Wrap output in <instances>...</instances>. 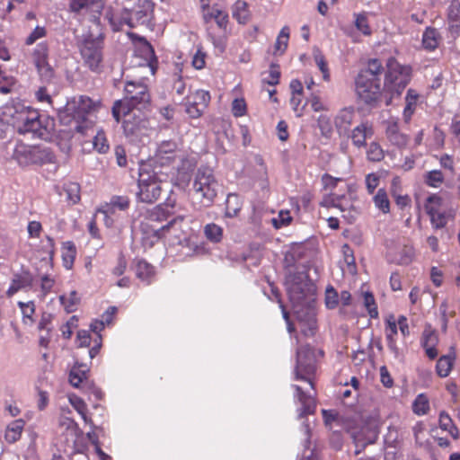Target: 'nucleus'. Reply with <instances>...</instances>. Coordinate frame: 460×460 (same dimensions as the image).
<instances>
[{
  "label": "nucleus",
  "mask_w": 460,
  "mask_h": 460,
  "mask_svg": "<svg viewBox=\"0 0 460 460\" xmlns=\"http://www.w3.org/2000/svg\"><path fill=\"white\" fill-rule=\"evenodd\" d=\"M439 427L441 429L448 431V433L454 438H458V429L453 424L452 419L449 417V415L444 411H442L439 415Z\"/></svg>",
  "instance_id": "nucleus-41"
},
{
  "label": "nucleus",
  "mask_w": 460,
  "mask_h": 460,
  "mask_svg": "<svg viewBox=\"0 0 460 460\" xmlns=\"http://www.w3.org/2000/svg\"><path fill=\"white\" fill-rule=\"evenodd\" d=\"M285 284L294 314L307 327V330L303 329L302 332L305 335L313 334L316 329L314 283L304 272H289Z\"/></svg>",
  "instance_id": "nucleus-2"
},
{
  "label": "nucleus",
  "mask_w": 460,
  "mask_h": 460,
  "mask_svg": "<svg viewBox=\"0 0 460 460\" xmlns=\"http://www.w3.org/2000/svg\"><path fill=\"white\" fill-rule=\"evenodd\" d=\"M314 58L320 71L323 73V79L328 81L330 78V74L323 55L320 50H314Z\"/></svg>",
  "instance_id": "nucleus-52"
},
{
  "label": "nucleus",
  "mask_w": 460,
  "mask_h": 460,
  "mask_svg": "<svg viewBox=\"0 0 460 460\" xmlns=\"http://www.w3.org/2000/svg\"><path fill=\"white\" fill-rule=\"evenodd\" d=\"M381 80L358 75L356 78V92L360 100L367 104L376 102L381 94Z\"/></svg>",
  "instance_id": "nucleus-14"
},
{
  "label": "nucleus",
  "mask_w": 460,
  "mask_h": 460,
  "mask_svg": "<svg viewBox=\"0 0 460 460\" xmlns=\"http://www.w3.org/2000/svg\"><path fill=\"white\" fill-rule=\"evenodd\" d=\"M12 118L13 127L20 134H31L32 137L38 138H45L49 135L47 127L42 125L36 110L23 106L15 110Z\"/></svg>",
  "instance_id": "nucleus-6"
},
{
  "label": "nucleus",
  "mask_w": 460,
  "mask_h": 460,
  "mask_svg": "<svg viewBox=\"0 0 460 460\" xmlns=\"http://www.w3.org/2000/svg\"><path fill=\"white\" fill-rule=\"evenodd\" d=\"M289 40V28L284 26L279 33L275 42V54H283L288 47Z\"/></svg>",
  "instance_id": "nucleus-43"
},
{
  "label": "nucleus",
  "mask_w": 460,
  "mask_h": 460,
  "mask_svg": "<svg viewBox=\"0 0 460 460\" xmlns=\"http://www.w3.org/2000/svg\"><path fill=\"white\" fill-rule=\"evenodd\" d=\"M374 135L373 127L368 122H364L355 127L349 135L353 145L361 148L366 146V141Z\"/></svg>",
  "instance_id": "nucleus-19"
},
{
  "label": "nucleus",
  "mask_w": 460,
  "mask_h": 460,
  "mask_svg": "<svg viewBox=\"0 0 460 460\" xmlns=\"http://www.w3.org/2000/svg\"><path fill=\"white\" fill-rule=\"evenodd\" d=\"M96 104L86 96H79L66 102L63 110L58 111V118L63 124L70 125L77 133L83 136H93V147L101 153L106 154L110 146L103 130H95Z\"/></svg>",
  "instance_id": "nucleus-1"
},
{
  "label": "nucleus",
  "mask_w": 460,
  "mask_h": 460,
  "mask_svg": "<svg viewBox=\"0 0 460 460\" xmlns=\"http://www.w3.org/2000/svg\"><path fill=\"white\" fill-rule=\"evenodd\" d=\"M32 281V277L29 272L15 275L7 289V296H12L21 289L31 288Z\"/></svg>",
  "instance_id": "nucleus-25"
},
{
  "label": "nucleus",
  "mask_w": 460,
  "mask_h": 460,
  "mask_svg": "<svg viewBox=\"0 0 460 460\" xmlns=\"http://www.w3.org/2000/svg\"><path fill=\"white\" fill-rule=\"evenodd\" d=\"M374 202L377 208L382 210L384 213L389 212L390 202L384 189H379L377 193L374 197Z\"/></svg>",
  "instance_id": "nucleus-47"
},
{
  "label": "nucleus",
  "mask_w": 460,
  "mask_h": 460,
  "mask_svg": "<svg viewBox=\"0 0 460 460\" xmlns=\"http://www.w3.org/2000/svg\"><path fill=\"white\" fill-rule=\"evenodd\" d=\"M355 26L364 35L369 36L371 34V29L368 25V22L365 14L356 15Z\"/></svg>",
  "instance_id": "nucleus-56"
},
{
  "label": "nucleus",
  "mask_w": 460,
  "mask_h": 460,
  "mask_svg": "<svg viewBox=\"0 0 460 460\" xmlns=\"http://www.w3.org/2000/svg\"><path fill=\"white\" fill-rule=\"evenodd\" d=\"M89 368L86 365L80 364L72 367L69 374V382L74 386L78 388L80 385L86 380Z\"/></svg>",
  "instance_id": "nucleus-34"
},
{
  "label": "nucleus",
  "mask_w": 460,
  "mask_h": 460,
  "mask_svg": "<svg viewBox=\"0 0 460 460\" xmlns=\"http://www.w3.org/2000/svg\"><path fill=\"white\" fill-rule=\"evenodd\" d=\"M125 116L127 119L123 121V130L126 137L130 142H142L148 136L149 121L140 115L131 114V111Z\"/></svg>",
  "instance_id": "nucleus-12"
},
{
  "label": "nucleus",
  "mask_w": 460,
  "mask_h": 460,
  "mask_svg": "<svg viewBox=\"0 0 460 460\" xmlns=\"http://www.w3.org/2000/svg\"><path fill=\"white\" fill-rule=\"evenodd\" d=\"M424 182L432 188H438L444 181V175L439 170H433L424 174Z\"/></svg>",
  "instance_id": "nucleus-44"
},
{
  "label": "nucleus",
  "mask_w": 460,
  "mask_h": 460,
  "mask_svg": "<svg viewBox=\"0 0 460 460\" xmlns=\"http://www.w3.org/2000/svg\"><path fill=\"white\" fill-rule=\"evenodd\" d=\"M25 421L22 419H17L12 421L6 428L4 438L10 443H15L21 438L23 431Z\"/></svg>",
  "instance_id": "nucleus-30"
},
{
  "label": "nucleus",
  "mask_w": 460,
  "mask_h": 460,
  "mask_svg": "<svg viewBox=\"0 0 460 460\" xmlns=\"http://www.w3.org/2000/svg\"><path fill=\"white\" fill-rule=\"evenodd\" d=\"M291 221V217L288 211H281L278 217L272 218V224L276 228H281L282 226H288Z\"/></svg>",
  "instance_id": "nucleus-58"
},
{
  "label": "nucleus",
  "mask_w": 460,
  "mask_h": 460,
  "mask_svg": "<svg viewBox=\"0 0 460 460\" xmlns=\"http://www.w3.org/2000/svg\"><path fill=\"white\" fill-rule=\"evenodd\" d=\"M64 190L66 199L72 204H76L80 200V186L76 182H68L64 185Z\"/></svg>",
  "instance_id": "nucleus-45"
},
{
  "label": "nucleus",
  "mask_w": 460,
  "mask_h": 460,
  "mask_svg": "<svg viewBox=\"0 0 460 460\" xmlns=\"http://www.w3.org/2000/svg\"><path fill=\"white\" fill-rule=\"evenodd\" d=\"M136 275L137 277L149 284L155 275L154 267L144 260H139L136 264Z\"/></svg>",
  "instance_id": "nucleus-35"
},
{
  "label": "nucleus",
  "mask_w": 460,
  "mask_h": 460,
  "mask_svg": "<svg viewBox=\"0 0 460 460\" xmlns=\"http://www.w3.org/2000/svg\"><path fill=\"white\" fill-rule=\"evenodd\" d=\"M322 414H323L324 424L327 427H329L330 429H332V423L339 422V416L334 411L323 410Z\"/></svg>",
  "instance_id": "nucleus-59"
},
{
  "label": "nucleus",
  "mask_w": 460,
  "mask_h": 460,
  "mask_svg": "<svg viewBox=\"0 0 460 460\" xmlns=\"http://www.w3.org/2000/svg\"><path fill=\"white\" fill-rule=\"evenodd\" d=\"M419 100V93L414 89L410 88L407 91L406 96H405V107L403 110V119L406 122H408L412 114L415 111L416 105Z\"/></svg>",
  "instance_id": "nucleus-33"
},
{
  "label": "nucleus",
  "mask_w": 460,
  "mask_h": 460,
  "mask_svg": "<svg viewBox=\"0 0 460 460\" xmlns=\"http://www.w3.org/2000/svg\"><path fill=\"white\" fill-rule=\"evenodd\" d=\"M102 41L93 38L84 39L80 46L82 58L92 71L100 70L102 61Z\"/></svg>",
  "instance_id": "nucleus-13"
},
{
  "label": "nucleus",
  "mask_w": 460,
  "mask_h": 460,
  "mask_svg": "<svg viewBox=\"0 0 460 460\" xmlns=\"http://www.w3.org/2000/svg\"><path fill=\"white\" fill-rule=\"evenodd\" d=\"M38 73L41 79L45 82H49L53 77L54 72L50 65L49 64V60L35 65Z\"/></svg>",
  "instance_id": "nucleus-53"
},
{
  "label": "nucleus",
  "mask_w": 460,
  "mask_h": 460,
  "mask_svg": "<svg viewBox=\"0 0 460 460\" xmlns=\"http://www.w3.org/2000/svg\"><path fill=\"white\" fill-rule=\"evenodd\" d=\"M150 93L144 82L128 80L124 86L123 100L116 101L112 106V116L119 123L121 115H126L133 110L140 111L150 104Z\"/></svg>",
  "instance_id": "nucleus-4"
},
{
  "label": "nucleus",
  "mask_w": 460,
  "mask_h": 460,
  "mask_svg": "<svg viewBox=\"0 0 460 460\" xmlns=\"http://www.w3.org/2000/svg\"><path fill=\"white\" fill-rule=\"evenodd\" d=\"M389 261L398 265H409L414 258V249L406 243H398L387 252Z\"/></svg>",
  "instance_id": "nucleus-18"
},
{
  "label": "nucleus",
  "mask_w": 460,
  "mask_h": 460,
  "mask_svg": "<svg viewBox=\"0 0 460 460\" xmlns=\"http://www.w3.org/2000/svg\"><path fill=\"white\" fill-rule=\"evenodd\" d=\"M363 298H364V305L367 308L370 317L376 318L378 316V311H377V307H376V305L375 302L374 296L369 292H366L364 294Z\"/></svg>",
  "instance_id": "nucleus-51"
},
{
  "label": "nucleus",
  "mask_w": 460,
  "mask_h": 460,
  "mask_svg": "<svg viewBox=\"0 0 460 460\" xmlns=\"http://www.w3.org/2000/svg\"><path fill=\"white\" fill-rule=\"evenodd\" d=\"M452 26H458L460 24V0H453L448 7L447 13Z\"/></svg>",
  "instance_id": "nucleus-50"
},
{
  "label": "nucleus",
  "mask_w": 460,
  "mask_h": 460,
  "mask_svg": "<svg viewBox=\"0 0 460 460\" xmlns=\"http://www.w3.org/2000/svg\"><path fill=\"white\" fill-rule=\"evenodd\" d=\"M322 205L327 208H335L344 213L351 208L350 200L344 195L331 194L323 199Z\"/></svg>",
  "instance_id": "nucleus-26"
},
{
  "label": "nucleus",
  "mask_w": 460,
  "mask_h": 460,
  "mask_svg": "<svg viewBox=\"0 0 460 460\" xmlns=\"http://www.w3.org/2000/svg\"><path fill=\"white\" fill-rule=\"evenodd\" d=\"M439 31L432 27H428L422 34V46L429 51L435 50L441 41Z\"/></svg>",
  "instance_id": "nucleus-29"
},
{
  "label": "nucleus",
  "mask_w": 460,
  "mask_h": 460,
  "mask_svg": "<svg viewBox=\"0 0 460 460\" xmlns=\"http://www.w3.org/2000/svg\"><path fill=\"white\" fill-rule=\"evenodd\" d=\"M59 301L67 313H73L77 309L80 303V297L78 296L77 292L73 290L67 296L61 295L59 296Z\"/></svg>",
  "instance_id": "nucleus-37"
},
{
  "label": "nucleus",
  "mask_w": 460,
  "mask_h": 460,
  "mask_svg": "<svg viewBox=\"0 0 460 460\" xmlns=\"http://www.w3.org/2000/svg\"><path fill=\"white\" fill-rule=\"evenodd\" d=\"M367 156L369 161L379 162L384 158L385 153L378 143L371 142L367 150Z\"/></svg>",
  "instance_id": "nucleus-48"
},
{
  "label": "nucleus",
  "mask_w": 460,
  "mask_h": 460,
  "mask_svg": "<svg viewBox=\"0 0 460 460\" xmlns=\"http://www.w3.org/2000/svg\"><path fill=\"white\" fill-rule=\"evenodd\" d=\"M13 158L22 166L55 163V155L49 148L23 143L15 146Z\"/></svg>",
  "instance_id": "nucleus-8"
},
{
  "label": "nucleus",
  "mask_w": 460,
  "mask_h": 460,
  "mask_svg": "<svg viewBox=\"0 0 460 460\" xmlns=\"http://www.w3.org/2000/svg\"><path fill=\"white\" fill-rule=\"evenodd\" d=\"M61 256L64 267L67 270L72 269L76 256V248L73 242L66 241L63 243L61 247Z\"/></svg>",
  "instance_id": "nucleus-32"
},
{
  "label": "nucleus",
  "mask_w": 460,
  "mask_h": 460,
  "mask_svg": "<svg viewBox=\"0 0 460 460\" xmlns=\"http://www.w3.org/2000/svg\"><path fill=\"white\" fill-rule=\"evenodd\" d=\"M18 305L22 310L23 319L27 318V319L31 320L32 314L35 312V306H34L33 302H28V303L19 302Z\"/></svg>",
  "instance_id": "nucleus-63"
},
{
  "label": "nucleus",
  "mask_w": 460,
  "mask_h": 460,
  "mask_svg": "<svg viewBox=\"0 0 460 460\" xmlns=\"http://www.w3.org/2000/svg\"><path fill=\"white\" fill-rule=\"evenodd\" d=\"M25 0H0V13L6 14L14 9L15 4H22Z\"/></svg>",
  "instance_id": "nucleus-60"
},
{
  "label": "nucleus",
  "mask_w": 460,
  "mask_h": 460,
  "mask_svg": "<svg viewBox=\"0 0 460 460\" xmlns=\"http://www.w3.org/2000/svg\"><path fill=\"white\" fill-rule=\"evenodd\" d=\"M69 402L74 407V409L80 414L84 421L94 428V424L91 418L87 416V405L84 402L83 399L76 395H71L69 396Z\"/></svg>",
  "instance_id": "nucleus-36"
},
{
  "label": "nucleus",
  "mask_w": 460,
  "mask_h": 460,
  "mask_svg": "<svg viewBox=\"0 0 460 460\" xmlns=\"http://www.w3.org/2000/svg\"><path fill=\"white\" fill-rule=\"evenodd\" d=\"M154 6L150 0H138L132 10H125L122 13L119 24H116L113 19H111V23L115 31H119L122 24H127L129 28L146 25L153 19Z\"/></svg>",
  "instance_id": "nucleus-9"
},
{
  "label": "nucleus",
  "mask_w": 460,
  "mask_h": 460,
  "mask_svg": "<svg viewBox=\"0 0 460 460\" xmlns=\"http://www.w3.org/2000/svg\"><path fill=\"white\" fill-rule=\"evenodd\" d=\"M293 387L296 389L297 399L302 404L301 409L298 410V418L302 419L307 414H313L316 408L314 394L303 391V389L296 385H293Z\"/></svg>",
  "instance_id": "nucleus-20"
},
{
  "label": "nucleus",
  "mask_w": 460,
  "mask_h": 460,
  "mask_svg": "<svg viewBox=\"0 0 460 460\" xmlns=\"http://www.w3.org/2000/svg\"><path fill=\"white\" fill-rule=\"evenodd\" d=\"M182 219V217H175L158 228L148 223H143L141 225L142 244L145 247H152L155 243L158 242L171 228H173L179 222H181Z\"/></svg>",
  "instance_id": "nucleus-15"
},
{
  "label": "nucleus",
  "mask_w": 460,
  "mask_h": 460,
  "mask_svg": "<svg viewBox=\"0 0 460 460\" xmlns=\"http://www.w3.org/2000/svg\"><path fill=\"white\" fill-rule=\"evenodd\" d=\"M454 358L451 356H442L437 362V373L441 377H446L449 375L452 366H453Z\"/></svg>",
  "instance_id": "nucleus-42"
},
{
  "label": "nucleus",
  "mask_w": 460,
  "mask_h": 460,
  "mask_svg": "<svg viewBox=\"0 0 460 460\" xmlns=\"http://www.w3.org/2000/svg\"><path fill=\"white\" fill-rule=\"evenodd\" d=\"M386 66L384 89L392 94L399 95L411 81V68L399 64L394 58L387 60Z\"/></svg>",
  "instance_id": "nucleus-7"
},
{
  "label": "nucleus",
  "mask_w": 460,
  "mask_h": 460,
  "mask_svg": "<svg viewBox=\"0 0 460 460\" xmlns=\"http://www.w3.org/2000/svg\"><path fill=\"white\" fill-rule=\"evenodd\" d=\"M176 149L177 144L174 141H163L157 147L156 158L151 161H155V164H157L158 162L164 164L163 160L170 162L173 158V154Z\"/></svg>",
  "instance_id": "nucleus-28"
},
{
  "label": "nucleus",
  "mask_w": 460,
  "mask_h": 460,
  "mask_svg": "<svg viewBox=\"0 0 460 460\" xmlns=\"http://www.w3.org/2000/svg\"><path fill=\"white\" fill-rule=\"evenodd\" d=\"M397 334V323L394 320L386 321L385 337L387 341H395L394 336Z\"/></svg>",
  "instance_id": "nucleus-62"
},
{
  "label": "nucleus",
  "mask_w": 460,
  "mask_h": 460,
  "mask_svg": "<svg viewBox=\"0 0 460 460\" xmlns=\"http://www.w3.org/2000/svg\"><path fill=\"white\" fill-rule=\"evenodd\" d=\"M437 343L438 336L436 332L430 327H426L422 333L421 344L430 359H434L438 356Z\"/></svg>",
  "instance_id": "nucleus-23"
},
{
  "label": "nucleus",
  "mask_w": 460,
  "mask_h": 460,
  "mask_svg": "<svg viewBox=\"0 0 460 460\" xmlns=\"http://www.w3.org/2000/svg\"><path fill=\"white\" fill-rule=\"evenodd\" d=\"M69 8L71 12L94 21L101 13L102 3L101 0H70Z\"/></svg>",
  "instance_id": "nucleus-16"
},
{
  "label": "nucleus",
  "mask_w": 460,
  "mask_h": 460,
  "mask_svg": "<svg viewBox=\"0 0 460 460\" xmlns=\"http://www.w3.org/2000/svg\"><path fill=\"white\" fill-rule=\"evenodd\" d=\"M339 296L332 287H328L325 291V305L327 308L333 309L338 305Z\"/></svg>",
  "instance_id": "nucleus-55"
},
{
  "label": "nucleus",
  "mask_w": 460,
  "mask_h": 460,
  "mask_svg": "<svg viewBox=\"0 0 460 460\" xmlns=\"http://www.w3.org/2000/svg\"><path fill=\"white\" fill-rule=\"evenodd\" d=\"M164 166L155 164V161L141 163L138 173L137 200L145 203L155 202L162 192L163 185L168 180V173Z\"/></svg>",
  "instance_id": "nucleus-3"
},
{
  "label": "nucleus",
  "mask_w": 460,
  "mask_h": 460,
  "mask_svg": "<svg viewBox=\"0 0 460 460\" xmlns=\"http://www.w3.org/2000/svg\"><path fill=\"white\" fill-rule=\"evenodd\" d=\"M355 118V111L352 108H344L335 118V126L340 134H346Z\"/></svg>",
  "instance_id": "nucleus-24"
},
{
  "label": "nucleus",
  "mask_w": 460,
  "mask_h": 460,
  "mask_svg": "<svg viewBox=\"0 0 460 460\" xmlns=\"http://www.w3.org/2000/svg\"><path fill=\"white\" fill-rule=\"evenodd\" d=\"M425 209L430 217L431 225L436 229L446 226L448 220L453 217L452 212L447 208L443 199L438 195H431L427 199Z\"/></svg>",
  "instance_id": "nucleus-11"
},
{
  "label": "nucleus",
  "mask_w": 460,
  "mask_h": 460,
  "mask_svg": "<svg viewBox=\"0 0 460 460\" xmlns=\"http://www.w3.org/2000/svg\"><path fill=\"white\" fill-rule=\"evenodd\" d=\"M56 284V279L49 274H44L40 277V293L39 296L44 299L46 296L50 293Z\"/></svg>",
  "instance_id": "nucleus-46"
},
{
  "label": "nucleus",
  "mask_w": 460,
  "mask_h": 460,
  "mask_svg": "<svg viewBox=\"0 0 460 460\" xmlns=\"http://www.w3.org/2000/svg\"><path fill=\"white\" fill-rule=\"evenodd\" d=\"M192 189L201 206L209 207L213 204L220 185L211 168L199 167L195 173Z\"/></svg>",
  "instance_id": "nucleus-5"
},
{
  "label": "nucleus",
  "mask_w": 460,
  "mask_h": 460,
  "mask_svg": "<svg viewBox=\"0 0 460 460\" xmlns=\"http://www.w3.org/2000/svg\"><path fill=\"white\" fill-rule=\"evenodd\" d=\"M129 199L126 196H112L109 202L103 204L99 212L104 216L114 215L117 210L125 211L129 208Z\"/></svg>",
  "instance_id": "nucleus-21"
},
{
  "label": "nucleus",
  "mask_w": 460,
  "mask_h": 460,
  "mask_svg": "<svg viewBox=\"0 0 460 460\" xmlns=\"http://www.w3.org/2000/svg\"><path fill=\"white\" fill-rule=\"evenodd\" d=\"M144 58V63L139 66L146 68L151 75H155L157 65V58L155 55L153 47L147 41L144 40L143 44L137 50Z\"/></svg>",
  "instance_id": "nucleus-22"
},
{
  "label": "nucleus",
  "mask_w": 460,
  "mask_h": 460,
  "mask_svg": "<svg viewBox=\"0 0 460 460\" xmlns=\"http://www.w3.org/2000/svg\"><path fill=\"white\" fill-rule=\"evenodd\" d=\"M314 372L315 358L314 350L308 345L301 346L296 350V379L308 382L311 389L314 390L312 376Z\"/></svg>",
  "instance_id": "nucleus-10"
},
{
  "label": "nucleus",
  "mask_w": 460,
  "mask_h": 460,
  "mask_svg": "<svg viewBox=\"0 0 460 460\" xmlns=\"http://www.w3.org/2000/svg\"><path fill=\"white\" fill-rule=\"evenodd\" d=\"M210 101V95L208 92L198 90L187 98L186 112L190 118H199Z\"/></svg>",
  "instance_id": "nucleus-17"
},
{
  "label": "nucleus",
  "mask_w": 460,
  "mask_h": 460,
  "mask_svg": "<svg viewBox=\"0 0 460 460\" xmlns=\"http://www.w3.org/2000/svg\"><path fill=\"white\" fill-rule=\"evenodd\" d=\"M34 65L48 61L49 59V45L46 41H42L36 45L31 53Z\"/></svg>",
  "instance_id": "nucleus-40"
},
{
  "label": "nucleus",
  "mask_w": 460,
  "mask_h": 460,
  "mask_svg": "<svg viewBox=\"0 0 460 460\" xmlns=\"http://www.w3.org/2000/svg\"><path fill=\"white\" fill-rule=\"evenodd\" d=\"M413 411L418 415H423L429 410V400L424 394H419L413 402Z\"/></svg>",
  "instance_id": "nucleus-49"
},
{
  "label": "nucleus",
  "mask_w": 460,
  "mask_h": 460,
  "mask_svg": "<svg viewBox=\"0 0 460 460\" xmlns=\"http://www.w3.org/2000/svg\"><path fill=\"white\" fill-rule=\"evenodd\" d=\"M214 20L219 28L226 29L228 22V14L219 9L214 10Z\"/></svg>",
  "instance_id": "nucleus-61"
},
{
  "label": "nucleus",
  "mask_w": 460,
  "mask_h": 460,
  "mask_svg": "<svg viewBox=\"0 0 460 460\" xmlns=\"http://www.w3.org/2000/svg\"><path fill=\"white\" fill-rule=\"evenodd\" d=\"M384 67L382 63L377 58L369 59L367 62V66L366 68L360 70L358 75H364L367 78H373L376 80H381L380 76L383 74Z\"/></svg>",
  "instance_id": "nucleus-31"
},
{
  "label": "nucleus",
  "mask_w": 460,
  "mask_h": 460,
  "mask_svg": "<svg viewBox=\"0 0 460 460\" xmlns=\"http://www.w3.org/2000/svg\"><path fill=\"white\" fill-rule=\"evenodd\" d=\"M386 137L391 144L400 148L406 146L409 141L408 136L400 132L396 122H391L388 124L386 128Z\"/></svg>",
  "instance_id": "nucleus-27"
},
{
  "label": "nucleus",
  "mask_w": 460,
  "mask_h": 460,
  "mask_svg": "<svg viewBox=\"0 0 460 460\" xmlns=\"http://www.w3.org/2000/svg\"><path fill=\"white\" fill-rule=\"evenodd\" d=\"M47 35V30L43 26H36V28L25 39V44L30 46L37 40L44 38Z\"/></svg>",
  "instance_id": "nucleus-54"
},
{
  "label": "nucleus",
  "mask_w": 460,
  "mask_h": 460,
  "mask_svg": "<svg viewBox=\"0 0 460 460\" xmlns=\"http://www.w3.org/2000/svg\"><path fill=\"white\" fill-rule=\"evenodd\" d=\"M223 228L215 223H209L204 226V234L212 243H219L223 238Z\"/></svg>",
  "instance_id": "nucleus-39"
},
{
  "label": "nucleus",
  "mask_w": 460,
  "mask_h": 460,
  "mask_svg": "<svg viewBox=\"0 0 460 460\" xmlns=\"http://www.w3.org/2000/svg\"><path fill=\"white\" fill-rule=\"evenodd\" d=\"M318 126L323 135L332 132V122L328 116L321 115L318 119Z\"/></svg>",
  "instance_id": "nucleus-64"
},
{
  "label": "nucleus",
  "mask_w": 460,
  "mask_h": 460,
  "mask_svg": "<svg viewBox=\"0 0 460 460\" xmlns=\"http://www.w3.org/2000/svg\"><path fill=\"white\" fill-rule=\"evenodd\" d=\"M232 112L235 117L243 116L246 112V103L243 99H234L232 102Z\"/></svg>",
  "instance_id": "nucleus-57"
},
{
  "label": "nucleus",
  "mask_w": 460,
  "mask_h": 460,
  "mask_svg": "<svg viewBox=\"0 0 460 460\" xmlns=\"http://www.w3.org/2000/svg\"><path fill=\"white\" fill-rule=\"evenodd\" d=\"M233 17L242 24H245L249 21L250 13L245 2L241 0L235 2L233 7Z\"/></svg>",
  "instance_id": "nucleus-38"
}]
</instances>
